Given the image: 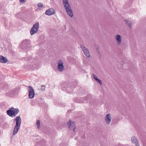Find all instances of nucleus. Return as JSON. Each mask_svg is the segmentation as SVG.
I'll return each mask as SVG.
<instances>
[{
    "label": "nucleus",
    "mask_w": 146,
    "mask_h": 146,
    "mask_svg": "<svg viewBox=\"0 0 146 146\" xmlns=\"http://www.w3.org/2000/svg\"><path fill=\"white\" fill-rule=\"evenodd\" d=\"M62 1L65 9L68 15L70 17H72L73 16V13L70 5L68 3V0H62Z\"/></svg>",
    "instance_id": "1"
},
{
    "label": "nucleus",
    "mask_w": 146,
    "mask_h": 146,
    "mask_svg": "<svg viewBox=\"0 0 146 146\" xmlns=\"http://www.w3.org/2000/svg\"><path fill=\"white\" fill-rule=\"evenodd\" d=\"M14 121H16V123L13 132V135H15L19 129L21 124V119L20 116H18L14 119Z\"/></svg>",
    "instance_id": "2"
},
{
    "label": "nucleus",
    "mask_w": 146,
    "mask_h": 146,
    "mask_svg": "<svg viewBox=\"0 0 146 146\" xmlns=\"http://www.w3.org/2000/svg\"><path fill=\"white\" fill-rule=\"evenodd\" d=\"M19 111V109L15 108L13 107L7 110L6 113L9 116L13 117H15Z\"/></svg>",
    "instance_id": "3"
},
{
    "label": "nucleus",
    "mask_w": 146,
    "mask_h": 146,
    "mask_svg": "<svg viewBox=\"0 0 146 146\" xmlns=\"http://www.w3.org/2000/svg\"><path fill=\"white\" fill-rule=\"evenodd\" d=\"M39 28V24L37 22L33 26L30 31V33L31 35L37 32Z\"/></svg>",
    "instance_id": "4"
},
{
    "label": "nucleus",
    "mask_w": 146,
    "mask_h": 146,
    "mask_svg": "<svg viewBox=\"0 0 146 146\" xmlns=\"http://www.w3.org/2000/svg\"><path fill=\"white\" fill-rule=\"evenodd\" d=\"M30 40H24L21 44V47L23 49H27L30 47Z\"/></svg>",
    "instance_id": "5"
},
{
    "label": "nucleus",
    "mask_w": 146,
    "mask_h": 146,
    "mask_svg": "<svg viewBox=\"0 0 146 146\" xmlns=\"http://www.w3.org/2000/svg\"><path fill=\"white\" fill-rule=\"evenodd\" d=\"M67 125L70 130H73L74 132H75L76 126L75 125V123L74 122L70 120L68 122Z\"/></svg>",
    "instance_id": "6"
},
{
    "label": "nucleus",
    "mask_w": 146,
    "mask_h": 146,
    "mask_svg": "<svg viewBox=\"0 0 146 146\" xmlns=\"http://www.w3.org/2000/svg\"><path fill=\"white\" fill-rule=\"evenodd\" d=\"M29 98L30 99L33 98L35 95V91L33 88L29 86L28 88Z\"/></svg>",
    "instance_id": "7"
},
{
    "label": "nucleus",
    "mask_w": 146,
    "mask_h": 146,
    "mask_svg": "<svg viewBox=\"0 0 146 146\" xmlns=\"http://www.w3.org/2000/svg\"><path fill=\"white\" fill-rule=\"evenodd\" d=\"M57 66L58 69L60 72L62 71L64 68V66L63 65V63L62 60H60L58 61Z\"/></svg>",
    "instance_id": "8"
},
{
    "label": "nucleus",
    "mask_w": 146,
    "mask_h": 146,
    "mask_svg": "<svg viewBox=\"0 0 146 146\" xmlns=\"http://www.w3.org/2000/svg\"><path fill=\"white\" fill-rule=\"evenodd\" d=\"M55 11L54 9L52 8L47 9L45 12V14L48 15H51L55 13Z\"/></svg>",
    "instance_id": "9"
},
{
    "label": "nucleus",
    "mask_w": 146,
    "mask_h": 146,
    "mask_svg": "<svg viewBox=\"0 0 146 146\" xmlns=\"http://www.w3.org/2000/svg\"><path fill=\"white\" fill-rule=\"evenodd\" d=\"M105 119L106 123L107 124H109L111 121V115L110 113L107 114L105 117Z\"/></svg>",
    "instance_id": "10"
},
{
    "label": "nucleus",
    "mask_w": 146,
    "mask_h": 146,
    "mask_svg": "<svg viewBox=\"0 0 146 146\" xmlns=\"http://www.w3.org/2000/svg\"><path fill=\"white\" fill-rule=\"evenodd\" d=\"M131 141L133 143H135L136 146H139V144L136 137L135 136L131 138Z\"/></svg>",
    "instance_id": "11"
},
{
    "label": "nucleus",
    "mask_w": 146,
    "mask_h": 146,
    "mask_svg": "<svg viewBox=\"0 0 146 146\" xmlns=\"http://www.w3.org/2000/svg\"><path fill=\"white\" fill-rule=\"evenodd\" d=\"M115 39L117 41V44L118 45L120 44L121 41V36L119 35H117L115 36Z\"/></svg>",
    "instance_id": "12"
},
{
    "label": "nucleus",
    "mask_w": 146,
    "mask_h": 146,
    "mask_svg": "<svg viewBox=\"0 0 146 146\" xmlns=\"http://www.w3.org/2000/svg\"><path fill=\"white\" fill-rule=\"evenodd\" d=\"M8 61L7 59L2 56H0V62L2 63H5Z\"/></svg>",
    "instance_id": "13"
},
{
    "label": "nucleus",
    "mask_w": 146,
    "mask_h": 146,
    "mask_svg": "<svg viewBox=\"0 0 146 146\" xmlns=\"http://www.w3.org/2000/svg\"><path fill=\"white\" fill-rule=\"evenodd\" d=\"M82 50L87 57L90 58V53L87 48L84 50Z\"/></svg>",
    "instance_id": "14"
},
{
    "label": "nucleus",
    "mask_w": 146,
    "mask_h": 146,
    "mask_svg": "<svg viewBox=\"0 0 146 146\" xmlns=\"http://www.w3.org/2000/svg\"><path fill=\"white\" fill-rule=\"evenodd\" d=\"M124 21L125 23L127 24L128 26L130 28H132V22H131V21L127 19H125Z\"/></svg>",
    "instance_id": "15"
},
{
    "label": "nucleus",
    "mask_w": 146,
    "mask_h": 146,
    "mask_svg": "<svg viewBox=\"0 0 146 146\" xmlns=\"http://www.w3.org/2000/svg\"><path fill=\"white\" fill-rule=\"evenodd\" d=\"M36 125L37 126V128H39L40 126V121L39 120H38L36 122Z\"/></svg>",
    "instance_id": "16"
},
{
    "label": "nucleus",
    "mask_w": 146,
    "mask_h": 146,
    "mask_svg": "<svg viewBox=\"0 0 146 146\" xmlns=\"http://www.w3.org/2000/svg\"><path fill=\"white\" fill-rule=\"evenodd\" d=\"M45 88V86L44 85H42L41 86L40 89L42 91H43L44 90Z\"/></svg>",
    "instance_id": "17"
},
{
    "label": "nucleus",
    "mask_w": 146,
    "mask_h": 146,
    "mask_svg": "<svg viewBox=\"0 0 146 146\" xmlns=\"http://www.w3.org/2000/svg\"><path fill=\"white\" fill-rule=\"evenodd\" d=\"M37 5H38V7L40 8L42 7L43 6V5L42 4V3H38L37 4Z\"/></svg>",
    "instance_id": "18"
},
{
    "label": "nucleus",
    "mask_w": 146,
    "mask_h": 146,
    "mask_svg": "<svg viewBox=\"0 0 146 146\" xmlns=\"http://www.w3.org/2000/svg\"><path fill=\"white\" fill-rule=\"evenodd\" d=\"M93 77L94 78V79L95 80H96V81H97V80L98 79V78H97V76L96 75L94 74H93Z\"/></svg>",
    "instance_id": "19"
},
{
    "label": "nucleus",
    "mask_w": 146,
    "mask_h": 146,
    "mask_svg": "<svg viewBox=\"0 0 146 146\" xmlns=\"http://www.w3.org/2000/svg\"><path fill=\"white\" fill-rule=\"evenodd\" d=\"M80 48H82V49H83V50H85V49H87V48H86V47L84 46V45H80Z\"/></svg>",
    "instance_id": "20"
},
{
    "label": "nucleus",
    "mask_w": 146,
    "mask_h": 146,
    "mask_svg": "<svg viewBox=\"0 0 146 146\" xmlns=\"http://www.w3.org/2000/svg\"><path fill=\"white\" fill-rule=\"evenodd\" d=\"M97 81L99 83V84L100 85H102V81L100 80L99 79H98Z\"/></svg>",
    "instance_id": "21"
},
{
    "label": "nucleus",
    "mask_w": 146,
    "mask_h": 146,
    "mask_svg": "<svg viewBox=\"0 0 146 146\" xmlns=\"http://www.w3.org/2000/svg\"><path fill=\"white\" fill-rule=\"evenodd\" d=\"M96 51L98 53H100V51H99V46H96Z\"/></svg>",
    "instance_id": "22"
},
{
    "label": "nucleus",
    "mask_w": 146,
    "mask_h": 146,
    "mask_svg": "<svg viewBox=\"0 0 146 146\" xmlns=\"http://www.w3.org/2000/svg\"><path fill=\"white\" fill-rule=\"evenodd\" d=\"M19 1L21 3H24L26 2V0H19Z\"/></svg>",
    "instance_id": "23"
},
{
    "label": "nucleus",
    "mask_w": 146,
    "mask_h": 146,
    "mask_svg": "<svg viewBox=\"0 0 146 146\" xmlns=\"http://www.w3.org/2000/svg\"><path fill=\"white\" fill-rule=\"evenodd\" d=\"M85 101H83V102H84Z\"/></svg>",
    "instance_id": "24"
}]
</instances>
